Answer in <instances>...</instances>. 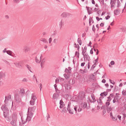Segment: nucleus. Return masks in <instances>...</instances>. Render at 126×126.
Masks as SVG:
<instances>
[{
	"label": "nucleus",
	"mask_w": 126,
	"mask_h": 126,
	"mask_svg": "<svg viewBox=\"0 0 126 126\" xmlns=\"http://www.w3.org/2000/svg\"><path fill=\"white\" fill-rule=\"evenodd\" d=\"M78 106H75L74 108H73V109H74V110L75 111L76 113H77V110L78 109Z\"/></svg>",
	"instance_id": "obj_44"
},
{
	"label": "nucleus",
	"mask_w": 126,
	"mask_h": 126,
	"mask_svg": "<svg viewBox=\"0 0 126 126\" xmlns=\"http://www.w3.org/2000/svg\"><path fill=\"white\" fill-rule=\"evenodd\" d=\"M119 12L118 9H115L114 11V14L116 15H117L119 14Z\"/></svg>",
	"instance_id": "obj_19"
},
{
	"label": "nucleus",
	"mask_w": 126,
	"mask_h": 126,
	"mask_svg": "<svg viewBox=\"0 0 126 126\" xmlns=\"http://www.w3.org/2000/svg\"><path fill=\"white\" fill-rule=\"evenodd\" d=\"M6 52L8 54V55L12 56V52L10 50H8L6 51Z\"/></svg>",
	"instance_id": "obj_33"
},
{
	"label": "nucleus",
	"mask_w": 126,
	"mask_h": 126,
	"mask_svg": "<svg viewBox=\"0 0 126 126\" xmlns=\"http://www.w3.org/2000/svg\"><path fill=\"white\" fill-rule=\"evenodd\" d=\"M112 110V109L110 106L109 107H108L107 108V112L108 113H109Z\"/></svg>",
	"instance_id": "obj_32"
},
{
	"label": "nucleus",
	"mask_w": 126,
	"mask_h": 126,
	"mask_svg": "<svg viewBox=\"0 0 126 126\" xmlns=\"http://www.w3.org/2000/svg\"><path fill=\"white\" fill-rule=\"evenodd\" d=\"M98 99H97L96 100L98 104H99L102 105L103 104V103L102 101H98Z\"/></svg>",
	"instance_id": "obj_49"
},
{
	"label": "nucleus",
	"mask_w": 126,
	"mask_h": 126,
	"mask_svg": "<svg viewBox=\"0 0 126 126\" xmlns=\"http://www.w3.org/2000/svg\"><path fill=\"white\" fill-rule=\"evenodd\" d=\"M106 112V109H104L103 111V115H104L105 114V113Z\"/></svg>",
	"instance_id": "obj_60"
},
{
	"label": "nucleus",
	"mask_w": 126,
	"mask_h": 126,
	"mask_svg": "<svg viewBox=\"0 0 126 126\" xmlns=\"http://www.w3.org/2000/svg\"><path fill=\"white\" fill-rule=\"evenodd\" d=\"M67 108L66 107H64L63 108V110L61 111L62 112L66 113L67 111L66 110Z\"/></svg>",
	"instance_id": "obj_40"
},
{
	"label": "nucleus",
	"mask_w": 126,
	"mask_h": 126,
	"mask_svg": "<svg viewBox=\"0 0 126 126\" xmlns=\"http://www.w3.org/2000/svg\"><path fill=\"white\" fill-rule=\"evenodd\" d=\"M91 44H92V42H91V41H90L89 44L88 45V46H90V47H92V46L91 45Z\"/></svg>",
	"instance_id": "obj_57"
},
{
	"label": "nucleus",
	"mask_w": 126,
	"mask_h": 126,
	"mask_svg": "<svg viewBox=\"0 0 126 126\" xmlns=\"http://www.w3.org/2000/svg\"><path fill=\"white\" fill-rule=\"evenodd\" d=\"M71 69H68L67 68H65V72H66L67 73H69V74H70L71 73Z\"/></svg>",
	"instance_id": "obj_28"
},
{
	"label": "nucleus",
	"mask_w": 126,
	"mask_h": 126,
	"mask_svg": "<svg viewBox=\"0 0 126 126\" xmlns=\"http://www.w3.org/2000/svg\"><path fill=\"white\" fill-rule=\"evenodd\" d=\"M28 114L27 116L32 117L33 115V113L31 111H28Z\"/></svg>",
	"instance_id": "obj_25"
},
{
	"label": "nucleus",
	"mask_w": 126,
	"mask_h": 126,
	"mask_svg": "<svg viewBox=\"0 0 126 126\" xmlns=\"http://www.w3.org/2000/svg\"><path fill=\"white\" fill-rule=\"evenodd\" d=\"M78 42L79 43V44L81 45L82 44V41L80 39V37L78 39Z\"/></svg>",
	"instance_id": "obj_34"
},
{
	"label": "nucleus",
	"mask_w": 126,
	"mask_h": 126,
	"mask_svg": "<svg viewBox=\"0 0 126 126\" xmlns=\"http://www.w3.org/2000/svg\"><path fill=\"white\" fill-rule=\"evenodd\" d=\"M98 57L96 59L93 61V62L94 63V64H95L96 65V63H98L97 62H98Z\"/></svg>",
	"instance_id": "obj_42"
},
{
	"label": "nucleus",
	"mask_w": 126,
	"mask_h": 126,
	"mask_svg": "<svg viewBox=\"0 0 126 126\" xmlns=\"http://www.w3.org/2000/svg\"><path fill=\"white\" fill-rule=\"evenodd\" d=\"M68 14L67 13L63 12L62 14L61 15L63 17H67Z\"/></svg>",
	"instance_id": "obj_27"
},
{
	"label": "nucleus",
	"mask_w": 126,
	"mask_h": 126,
	"mask_svg": "<svg viewBox=\"0 0 126 126\" xmlns=\"http://www.w3.org/2000/svg\"><path fill=\"white\" fill-rule=\"evenodd\" d=\"M55 91L56 93H58L59 94H60V90H59L58 89V88L55 89Z\"/></svg>",
	"instance_id": "obj_51"
},
{
	"label": "nucleus",
	"mask_w": 126,
	"mask_h": 126,
	"mask_svg": "<svg viewBox=\"0 0 126 126\" xmlns=\"http://www.w3.org/2000/svg\"><path fill=\"white\" fill-rule=\"evenodd\" d=\"M87 8V11H88V13L89 15H90L92 13V12H91L90 10V8L89 7H87V6H86V7Z\"/></svg>",
	"instance_id": "obj_26"
},
{
	"label": "nucleus",
	"mask_w": 126,
	"mask_h": 126,
	"mask_svg": "<svg viewBox=\"0 0 126 126\" xmlns=\"http://www.w3.org/2000/svg\"><path fill=\"white\" fill-rule=\"evenodd\" d=\"M12 119L17 120V115L16 113L13 112L12 115Z\"/></svg>",
	"instance_id": "obj_12"
},
{
	"label": "nucleus",
	"mask_w": 126,
	"mask_h": 126,
	"mask_svg": "<svg viewBox=\"0 0 126 126\" xmlns=\"http://www.w3.org/2000/svg\"><path fill=\"white\" fill-rule=\"evenodd\" d=\"M85 55H84V56H83L84 61L86 62V61L87 60L89 62H90V56L87 53H86Z\"/></svg>",
	"instance_id": "obj_5"
},
{
	"label": "nucleus",
	"mask_w": 126,
	"mask_h": 126,
	"mask_svg": "<svg viewBox=\"0 0 126 126\" xmlns=\"http://www.w3.org/2000/svg\"><path fill=\"white\" fill-rule=\"evenodd\" d=\"M8 111H3V115L5 118H6L8 116L9 113Z\"/></svg>",
	"instance_id": "obj_21"
},
{
	"label": "nucleus",
	"mask_w": 126,
	"mask_h": 126,
	"mask_svg": "<svg viewBox=\"0 0 126 126\" xmlns=\"http://www.w3.org/2000/svg\"><path fill=\"white\" fill-rule=\"evenodd\" d=\"M20 91L18 93H16V94H18V95L21 97L25 95V91L24 88H20Z\"/></svg>",
	"instance_id": "obj_4"
},
{
	"label": "nucleus",
	"mask_w": 126,
	"mask_h": 126,
	"mask_svg": "<svg viewBox=\"0 0 126 126\" xmlns=\"http://www.w3.org/2000/svg\"><path fill=\"white\" fill-rule=\"evenodd\" d=\"M96 65L95 64H93L91 67L90 70H93Z\"/></svg>",
	"instance_id": "obj_43"
},
{
	"label": "nucleus",
	"mask_w": 126,
	"mask_h": 126,
	"mask_svg": "<svg viewBox=\"0 0 126 126\" xmlns=\"http://www.w3.org/2000/svg\"><path fill=\"white\" fill-rule=\"evenodd\" d=\"M110 17V16L109 15H108L107 16L105 17V18L106 20H108Z\"/></svg>",
	"instance_id": "obj_64"
},
{
	"label": "nucleus",
	"mask_w": 126,
	"mask_h": 126,
	"mask_svg": "<svg viewBox=\"0 0 126 126\" xmlns=\"http://www.w3.org/2000/svg\"><path fill=\"white\" fill-rule=\"evenodd\" d=\"M6 119L8 121H10L11 120V117H8V116L6 118Z\"/></svg>",
	"instance_id": "obj_53"
},
{
	"label": "nucleus",
	"mask_w": 126,
	"mask_h": 126,
	"mask_svg": "<svg viewBox=\"0 0 126 126\" xmlns=\"http://www.w3.org/2000/svg\"><path fill=\"white\" fill-rule=\"evenodd\" d=\"M120 4H121V3H120L119 0H117V7L118 8L120 6Z\"/></svg>",
	"instance_id": "obj_45"
},
{
	"label": "nucleus",
	"mask_w": 126,
	"mask_h": 126,
	"mask_svg": "<svg viewBox=\"0 0 126 126\" xmlns=\"http://www.w3.org/2000/svg\"><path fill=\"white\" fill-rule=\"evenodd\" d=\"M63 76L66 79H68L70 77V75L68 74L65 73L63 74Z\"/></svg>",
	"instance_id": "obj_20"
},
{
	"label": "nucleus",
	"mask_w": 126,
	"mask_h": 126,
	"mask_svg": "<svg viewBox=\"0 0 126 126\" xmlns=\"http://www.w3.org/2000/svg\"><path fill=\"white\" fill-rule=\"evenodd\" d=\"M108 94V92H103L102 93H101L100 95V96H106Z\"/></svg>",
	"instance_id": "obj_17"
},
{
	"label": "nucleus",
	"mask_w": 126,
	"mask_h": 126,
	"mask_svg": "<svg viewBox=\"0 0 126 126\" xmlns=\"http://www.w3.org/2000/svg\"><path fill=\"white\" fill-rule=\"evenodd\" d=\"M115 64L114 62V61H111L110 62V64L111 65H113Z\"/></svg>",
	"instance_id": "obj_56"
},
{
	"label": "nucleus",
	"mask_w": 126,
	"mask_h": 126,
	"mask_svg": "<svg viewBox=\"0 0 126 126\" xmlns=\"http://www.w3.org/2000/svg\"><path fill=\"white\" fill-rule=\"evenodd\" d=\"M75 56H76L78 58H79V52L77 51H76L75 53Z\"/></svg>",
	"instance_id": "obj_37"
},
{
	"label": "nucleus",
	"mask_w": 126,
	"mask_h": 126,
	"mask_svg": "<svg viewBox=\"0 0 126 126\" xmlns=\"http://www.w3.org/2000/svg\"><path fill=\"white\" fill-rule=\"evenodd\" d=\"M42 55H41V56L40 57V61H39V60H38V59H37V57H36L35 58V61H36V62L37 63H39L40 62V61H41V59H42Z\"/></svg>",
	"instance_id": "obj_31"
},
{
	"label": "nucleus",
	"mask_w": 126,
	"mask_h": 126,
	"mask_svg": "<svg viewBox=\"0 0 126 126\" xmlns=\"http://www.w3.org/2000/svg\"><path fill=\"white\" fill-rule=\"evenodd\" d=\"M68 82L69 84L71 85H73L75 83V80L74 79H70Z\"/></svg>",
	"instance_id": "obj_15"
},
{
	"label": "nucleus",
	"mask_w": 126,
	"mask_h": 126,
	"mask_svg": "<svg viewBox=\"0 0 126 126\" xmlns=\"http://www.w3.org/2000/svg\"><path fill=\"white\" fill-rule=\"evenodd\" d=\"M111 118L114 121H116L117 119V117L116 116H115L114 117L113 116H112L111 117Z\"/></svg>",
	"instance_id": "obj_48"
},
{
	"label": "nucleus",
	"mask_w": 126,
	"mask_h": 126,
	"mask_svg": "<svg viewBox=\"0 0 126 126\" xmlns=\"http://www.w3.org/2000/svg\"><path fill=\"white\" fill-rule=\"evenodd\" d=\"M126 114H123V119L124 120L125 118L126 117Z\"/></svg>",
	"instance_id": "obj_58"
},
{
	"label": "nucleus",
	"mask_w": 126,
	"mask_h": 126,
	"mask_svg": "<svg viewBox=\"0 0 126 126\" xmlns=\"http://www.w3.org/2000/svg\"><path fill=\"white\" fill-rule=\"evenodd\" d=\"M70 103L69 102L68 105L67 110L68 111L69 113L73 114L74 111L73 108V107H70Z\"/></svg>",
	"instance_id": "obj_3"
},
{
	"label": "nucleus",
	"mask_w": 126,
	"mask_h": 126,
	"mask_svg": "<svg viewBox=\"0 0 126 126\" xmlns=\"http://www.w3.org/2000/svg\"><path fill=\"white\" fill-rule=\"evenodd\" d=\"M122 94L123 96H125L126 95V91L124 90L122 92Z\"/></svg>",
	"instance_id": "obj_47"
},
{
	"label": "nucleus",
	"mask_w": 126,
	"mask_h": 126,
	"mask_svg": "<svg viewBox=\"0 0 126 126\" xmlns=\"http://www.w3.org/2000/svg\"><path fill=\"white\" fill-rule=\"evenodd\" d=\"M118 90V87L116 85H115L114 86V87L113 90V92H114L115 91H117Z\"/></svg>",
	"instance_id": "obj_36"
},
{
	"label": "nucleus",
	"mask_w": 126,
	"mask_h": 126,
	"mask_svg": "<svg viewBox=\"0 0 126 126\" xmlns=\"http://www.w3.org/2000/svg\"><path fill=\"white\" fill-rule=\"evenodd\" d=\"M60 109H61L63 108V107H64L65 106V104H64V102L62 100H61L60 101Z\"/></svg>",
	"instance_id": "obj_11"
},
{
	"label": "nucleus",
	"mask_w": 126,
	"mask_h": 126,
	"mask_svg": "<svg viewBox=\"0 0 126 126\" xmlns=\"http://www.w3.org/2000/svg\"><path fill=\"white\" fill-rule=\"evenodd\" d=\"M32 118V117L27 116V118L26 119V121L29 122L31 120Z\"/></svg>",
	"instance_id": "obj_39"
},
{
	"label": "nucleus",
	"mask_w": 126,
	"mask_h": 126,
	"mask_svg": "<svg viewBox=\"0 0 126 126\" xmlns=\"http://www.w3.org/2000/svg\"><path fill=\"white\" fill-rule=\"evenodd\" d=\"M30 48L27 47H24V50L25 52H27L30 50Z\"/></svg>",
	"instance_id": "obj_16"
},
{
	"label": "nucleus",
	"mask_w": 126,
	"mask_h": 126,
	"mask_svg": "<svg viewBox=\"0 0 126 126\" xmlns=\"http://www.w3.org/2000/svg\"><path fill=\"white\" fill-rule=\"evenodd\" d=\"M16 120L12 119L10 123L12 126H16Z\"/></svg>",
	"instance_id": "obj_9"
},
{
	"label": "nucleus",
	"mask_w": 126,
	"mask_h": 126,
	"mask_svg": "<svg viewBox=\"0 0 126 126\" xmlns=\"http://www.w3.org/2000/svg\"><path fill=\"white\" fill-rule=\"evenodd\" d=\"M45 59H43L41 61V67L42 68L43 67V65L44 63L45 62Z\"/></svg>",
	"instance_id": "obj_24"
},
{
	"label": "nucleus",
	"mask_w": 126,
	"mask_h": 126,
	"mask_svg": "<svg viewBox=\"0 0 126 126\" xmlns=\"http://www.w3.org/2000/svg\"><path fill=\"white\" fill-rule=\"evenodd\" d=\"M59 94L57 93H54L53 96V99H57L58 98L59 95Z\"/></svg>",
	"instance_id": "obj_10"
},
{
	"label": "nucleus",
	"mask_w": 126,
	"mask_h": 126,
	"mask_svg": "<svg viewBox=\"0 0 126 126\" xmlns=\"http://www.w3.org/2000/svg\"><path fill=\"white\" fill-rule=\"evenodd\" d=\"M15 99L16 103L19 104L21 102V100L18 94H15Z\"/></svg>",
	"instance_id": "obj_2"
},
{
	"label": "nucleus",
	"mask_w": 126,
	"mask_h": 126,
	"mask_svg": "<svg viewBox=\"0 0 126 126\" xmlns=\"http://www.w3.org/2000/svg\"><path fill=\"white\" fill-rule=\"evenodd\" d=\"M91 97L93 100L92 102H93V103H94L96 101V100L95 99V96L94 95V94L91 95Z\"/></svg>",
	"instance_id": "obj_35"
},
{
	"label": "nucleus",
	"mask_w": 126,
	"mask_h": 126,
	"mask_svg": "<svg viewBox=\"0 0 126 126\" xmlns=\"http://www.w3.org/2000/svg\"><path fill=\"white\" fill-rule=\"evenodd\" d=\"M123 107L124 108L123 109L124 110H126V104H124L123 106Z\"/></svg>",
	"instance_id": "obj_62"
},
{
	"label": "nucleus",
	"mask_w": 126,
	"mask_h": 126,
	"mask_svg": "<svg viewBox=\"0 0 126 126\" xmlns=\"http://www.w3.org/2000/svg\"><path fill=\"white\" fill-rule=\"evenodd\" d=\"M93 48H91L90 52V53L91 54H93Z\"/></svg>",
	"instance_id": "obj_61"
},
{
	"label": "nucleus",
	"mask_w": 126,
	"mask_h": 126,
	"mask_svg": "<svg viewBox=\"0 0 126 126\" xmlns=\"http://www.w3.org/2000/svg\"><path fill=\"white\" fill-rule=\"evenodd\" d=\"M5 74L3 72L1 71L0 72V79H2L3 77H5Z\"/></svg>",
	"instance_id": "obj_13"
},
{
	"label": "nucleus",
	"mask_w": 126,
	"mask_h": 126,
	"mask_svg": "<svg viewBox=\"0 0 126 126\" xmlns=\"http://www.w3.org/2000/svg\"><path fill=\"white\" fill-rule=\"evenodd\" d=\"M78 45H79L78 44H77L76 43H74V47L75 48H77L78 47Z\"/></svg>",
	"instance_id": "obj_59"
},
{
	"label": "nucleus",
	"mask_w": 126,
	"mask_h": 126,
	"mask_svg": "<svg viewBox=\"0 0 126 126\" xmlns=\"http://www.w3.org/2000/svg\"><path fill=\"white\" fill-rule=\"evenodd\" d=\"M63 22H62V20L59 23V25L60 29H61L62 27V26L63 25Z\"/></svg>",
	"instance_id": "obj_29"
},
{
	"label": "nucleus",
	"mask_w": 126,
	"mask_h": 126,
	"mask_svg": "<svg viewBox=\"0 0 126 126\" xmlns=\"http://www.w3.org/2000/svg\"><path fill=\"white\" fill-rule=\"evenodd\" d=\"M118 97H116L115 96H114V99L113 100V103H114L115 102H117V101L118 102Z\"/></svg>",
	"instance_id": "obj_18"
},
{
	"label": "nucleus",
	"mask_w": 126,
	"mask_h": 126,
	"mask_svg": "<svg viewBox=\"0 0 126 126\" xmlns=\"http://www.w3.org/2000/svg\"><path fill=\"white\" fill-rule=\"evenodd\" d=\"M91 63L90 62H88V69H89L90 67Z\"/></svg>",
	"instance_id": "obj_55"
},
{
	"label": "nucleus",
	"mask_w": 126,
	"mask_h": 126,
	"mask_svg": "<svg viewBox=\"0 0 126 126\" xmlns=\"http://www.w3.org/2000/svg\"><path fill=\"white\" fill-rule=\"evenodd\" d=\"M34 107H29L28 109V112L29 111H34Z\"/></svg>",
	"instance_id": "obj_22"
},
{
	"label": "nucleus",
	"mask_w": 126,
	"mask_h": 126,
	"mask_svg": "<svg viewBox=\"0 0 126 126\" xmlns=\"http://www.w3.org/2000/svg\"><path fill=\"white\" fill-rule=\"evenodd\" d=\"M64 86L65 89L69 90L71 89V86L68 84H64Z\"/></svg>",
	"instance_id": "obj_8"
},
{
	"label": "nucleus",
	"mask_w": 126,
	"mask_h": 126,
	"mask_svg": "<svg viewBox=\"0 0 126 126\" xmlns=\"http://www.w3.org/2000/svg\"><path fill=\"white\" fill-rule=\"evenodd\" d=\"M35 102V101L31 99V100L30 101V104L31 105H33L34 104Z\"/></svg>",
	"instance_id": "obj_41"
},
{
	"label": "nucleus",
	"mask_w": 126,
	"mask_h": 126,
	"mask_svg": "<svg viewBox=\"0 0 126 126\" xmlns=\"http://www.w3.org/2000/svg\"><path fill=\"white\" fill-rule=\"evenodd\" d=\"M81 105L84 108H86L87 107V104L86 102L82 103L81 104Z\"/></svg>",
	"instance_id": "obj_30"
},
{
	"label": "nucleus",
	"mask_w": 126,
	"mask_h": 126,
	"mask_svg": "<svg viewBox=\"0 0 126 126\" xmlns=\"http://www.w3.org/2000/svg\"><path fill=\"white\" fill-rule=\"evenodd\" d=\"M1 108L3 111H9L7 108L5 104L4 105H2Z\"/></svg>",
	"instance_id": "obj_6"
},
{
	"label": "nucleus",
	"mask_w": 126,
	"mask_h": 126,
	"mask_svg": "<svg viewBox=\"0 0 126 126\" xmlns=\"http://www.w3.org/2000/svg\"><path fill=\"white\" fill-rule=\"evenodd\" d=\"M79 72L81 73H86L88 72L87 70L85 69L84 70H83L81 69L79 70Z\"/></svg>",
	"instance_id": "obj_23"
},
{
	"label": "nucleus",
	"mask_w": 126,
	"mask_h": 126,
	"mask_svg": "<svg viewBox=\"0 0 126 126\" xmlns=\"http://www.w3.org/2000/svg\"><path fill=\"white\" fill-rule=\"evenodd\" d=\"M14 64L17 67H18L19 68H22V66L21 65V62L15 63H14Z\"/></svg>",
	"instance_id": "obj_7"
},
{
	"label": "nucleus",
	"mask_w": 126,
	"mask_h": 126,
	"mask_svg": "<svg viewBox=\"0 0 126 126\" xmlns=\"http://www.w3.org/2000/svg\"><path fill=\"white\" fill-rule=\"evenodd\" d=\"M27 68H28V69L31 72H32L31 70V67L30 66H29L27 64L26 66Z\"/></svg>",
	"instance_id": "obj_52"
},
{
	"label": "nucleus",
	"mask_w": 126,
	"mask_h": 126,
	"mask_svg": "<svg viewBox=\"0 0 126 126\" xmlns=\"http://www.w3.org/2000/svg\"><path fill=\"white\" fill-rule=\"evenodd\" d=\"M85 63V62L82 63L81 64V66L83 67L84 66Z\"/></svg>",
	"instance_id": "obj_63"
},
{
	"label": "nucleus",
	"mask_w": 126,
	"mask_h": 126,
	"mask_svg": "<svg viewBox=\"0 0 126 126\" xmlns=\"http://www.w3.org/2000/svg\"><path fill=\"white\" fill-rule=\"evenodd\" d=\"M85 95L84 92L83 91H80L78 94V98L79 99L82 100L85 97Z\"/></svg>",
	"instance_id": "obj_1"
},
{
	"label": "nucleus",
	"mask_w": 126,
	"mask_h": 126,
	"mask_svg": "<svg viewBox=\"0 0 126 126\" xmlns=\"http://www.w3.org/2000/svg\"><path fill=\"white\" fill-rule=\"evenodd\" d=\"M110 103L109 102L107 101V102L105 103V106L106 107H108L110 104Z\"/></svg>",
	"instance_id": "obj_50"
},
{
	"label": "nucleus",
	"mask_w": 126,
	"mask_h": 126,
	"mask_svg": "<svg viewBox=\"0 0 126 126\" xmlns=\"http://www.w3.org/2000/svg\"><path fill=\"white\" fill-rule=\"evenodd\" d=\"M90 78L91 79H93V80H94L95 79L94 75V74H92L91 76L90 77Z\"/></svg>",
	"instance_id": "obj_46"
},
{
	"label": "nucleus",
	"mask_w": 126,
	"mask_h": 126,
	"mask_svg": "<svg viewBox=\"0 0 126 126\" xmlns=\"http://www.w3.org/2000/svg\"><path fill=\"white\" fill-rule=\"evenodd\" d=\"M116 3V1H113L111 2H111H110V4L111 5L110 7L111 8H112L113 7H114V5Z\"/></svg>",
	"instance_id": "obj_38"
},
{
	"label": "nucleus",
	"mask_w": 126,
	"mask_h": 126,
	"mask_svg": "<svg viewBox=\"0 0 126 126\" xmlns=\"http://www.w3.org/2000/svg\"><path fill=\"white\" fill-rule=\"evenodd\" d=\"M46 40L45 38L42 39L40 40V41H42L44 43H46Z\"/></svg>",
	"instance_id": "obj_54"
},
{
	"label": "nucleus",
	"mask_w": 126,
	"mask_h": 126,
	"mask_svg": "<svg viewBox=\"0 0 126 126\" xmlns=\"http://www.w3.org/2000/svg\"><path fill=\"white\" fill-rule=\"evenodd\" d=\"M35 95L34 94V93L32 94L31 99L35 101V100L37 99Z\"/></svg>",
	"instance_id": "obj_14"
}]
</instances>
